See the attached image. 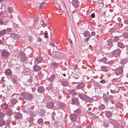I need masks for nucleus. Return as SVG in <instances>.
I'll use <instances>...</instances> for the list:
<instances>
[{
	"instance_id": "4",
	"label": "nucleus",
	"mask_w": 128,
	"mask_h": 128,
	"mask_svg": "<svg viewBox=\"0 0 128 128\" xmlns=\"http://www.w3.org/2000/svg\"><path fill=\"white\" fill-rule=\"evenodd\" d=\"M121 52L120 50L118 49L113 52L112 54L114 56L117 57L120 55Z\"/></svg>"
},
{
	"instance_id": "62",
	"label": "nucleus",
	"mask_w": 128,
	"mask_h": 128,
	"mask_svg": "<svg viewBox=\"0 0 128 128\" xmlns=\"http://www.w3.org/2000/svg\"><path fill=\"white\" fill-rule=\"evenodd\" d=\"M92 36L91 35H89L88 36V38H89V39H90V37L91 36Z\"/></svg>"
},
{
	"instance_id": "21",
	"label": "nucleus",
	"mask_w": 128,
	"mask_h": 128,
	"mask_svg": "<svg viewBox=\"0 0 128 128\" xmlns=\"http://www.w3.org/2000/svg\"><path fill=\"white\" fill-rule=\"evenodd\" d=\"M89 32L88 31H84L83 33V35L85 37H88L89 35Z\"/></svg>"
},
{
	"instance_id": "14",
	"label": "nucleus",
	"mask_w": 128,
	"mask_h": 128,
	"mask_svg": "<svg viewBox=\"0 0 128 128\" xmlns=\"http://www.w3.org/2000/svg\"><path fill=\"white\" fill-rule=\"evenodd\" d=\"M22 114L20 113H18L15 116V117L16 119H20L22 118Z\"/></svg>"
},
{
	"instance_id": "56",
	"label": "nucleus",
	"mask_w": 128,
	"mask_h": 128,
	"mask_svg": "<svg viewBox=\"0 0 128 128\" xmlns=\"http://www.w3.org/2000/svg\"><path fill=\"white\" fill-rule=\"evenodd\" d=\"M79 96L80 97V98L82 99L83 100H84L83 99V98L80 95H79Z\"/></svg>"
},
{
	"instance_id": "2",
	"label": "nucleus",
	"mask_w": 128,
	"mask_h": 128,
	"mask_svg": "<svg viewBox=\"0 0 128 128\" xmlns=\"http://www.w3.org/2000/svg\"><path fill=\"white\" fill-rule=\"evenodd\" d=\"M1 54L3 56L6 58L9 56L10 53L6 50H4L2 51Z\"/></svg>"
},
{
	"instance_id": "55",
	"label": "nucleus",
	"mask_w": 128,
	"mask_h": 128,
	"mask_svg": "<svg viewBox=\"0 0 128 128\" xmlns=\"http://www.w3.org/2000/svg\"><path fill=\"white\" fill-rule=\"evenodd\" d=\"M10 19H12L13 18V16L11 14H10Z\"/></svg>"
},
{
	"instance_id": "19",
	"label": "nucleus",
	"mask_w": 128,
	"mask_h": 128,
	"mask_svg": "<svg viewBox=\"0 0 128 128\" xmlns=\"http://www.w3.org/2000/svg\"><path fill=\"white\" fill-rule=\"evenodd\" d=\"M7 11L10 14L13 13L14 12L12 8L10 7H8V8Z\"/></svg>"
},
{
	"instance_id": "45",
	"label": "nucleus",
	"mask_w": 128,
	"mask_h": 128,
	"mask_svg": "<svg viewBox=\"0 0 128 128\" xmlns=\"http://www.w3.org/2000/svg\"><path fill=\"white\" fill-rule=\"evenodd\" d=\"M32 92H34L36 90V89L34 87L32 88Z\"/></svg>"
},
{
	"instance_id": "53",
	"label": "nucleus",
	"mask_w": 128,
	"mask_h": 128,
	"mask_svg": "<svg viewBox=\"0 0 128 128\" xmlns=\"http://www.w3.org/2000/svg\"><path fill=\"white\" fill-rule=\"evenodd\" d=\"M3 21L1 20H0V24L3 25Z\"/></svg>"
},
{
	"instance_id": "9",
	"label": "nucleus",
	"mask_w": 128,
	"mask_h": 128,
	"mask_svg": "<svg viewBox=\"0 0 128 128\" xmlns=\"http://www.w3.org/2000/svg\"><path fill=\"white\" fill-rule=\"evenodd\" d=\"M5 73L7 76H10L12 74V72L10 69H7L5 70Z\"/></svg>"
},
{
	"instance_id": "44",
	"label": "nucleus",
	"mask_w": 128,
	"mask_h": 128,
	"mask_svg": "<svg viewBox=\"0 0 128 128\" xmlns=\"http://www.w3.org/2000/svg\"><path fill=\"white\" fill-rule=\"evenodd\" d=\"M95 32H92L91 35L92 36H94L95 35Z\"/></svg>"
},
{
	"instance_id": "12",
	"label": "nucleus",
	"mask_w": 128,
	"mask_h": 128,
	"mask_svg": "<svg viewBox=\"0 0 128 128\" xmlns=\"http://www.w3.org/2000/svg\"><path fill=\"white\" fill-rule=\"evenodd\" d=\"M55 75L54 74H52L51 76L50 77L48 78V80L50 82H52L55 79Z\"/></svg>"
},
{
	"instance_id": "10",
	"label": "nucleus",
	"mask_w": 128,
	"mask_h": 128,
	"mask_svg": "<svg viewBox=\"0 0 128 128\" xmlns=\"http://www.w3.org/2000/svg\"><path fill=\"white\" fill-rule=\"evenodd\" d=\"M112 114V113L110 111H107L106 114V117L108 118H110L111 117Z\"/></svg>"
},
{
	"instance_id": "43",
	"label": "nucleus",
	"mask_w": 128,
	"mask_h": 128,
	"mask_svg": "<svg viewBox=\"0 0 128 128\" xmlns=\"http://www.w3.org/2000/svg\"><path fill=\"white\" fill-rule=\"evenodd\" d=\"M44 37L46 38H48V36L47 34L44 33Z\"/></svg>"
},
{
	"instance_id": "58",
	"label": "nucleus",
	"mask_w": 128,
	"mask_h": 128,
	"mask_svg": "<svg viewBox=\"0 0 128 128\" xmlns=\"http://www.w3.org/2000/svg\"><path fill=\"white\" fill-rule=\"evenodd\" d=\"M52 114L53 116H54L55 114V113L54 112H53L52 113Z\"/></svg>"
},
{
	"instance_id": "39",
	"label": "nucleus",
	"mask_w": 128,
	"mask_h": 128,
	"mask_svg": "<svg viewBox=\"0 0 128 128\" xmlns=\"http://www.w3.org/2000/svg\"><path fill=\"white\" fill-rule=\"evenodd\" d=\"M104 125L105 127H107L108 125V124L107 122H105L104 124Z\"/></svg>"
},
{
	"instance_id": "7",
	"label": "nucleus",
	"mask_w": 128,
	"mask_h": 128,
	"mask_svg": "<svg viewBox=\"0 0 128 128\" xmlns=\"http://www.w3.org/2000/svg\"><path fill=\"white\" fill-rule=\"evenodd\" d=\"M41 69V68L40 66L37 65H35L33 67L34 70L36 72H38Z\"/></svg>"
},
{
	"instance_id": "28",
	"label": "nucleus",
	"mask_w": 128,
	"mask_h": 128,
	"mask_svg": "<svg viewBox=\"0 0 128 128\" xmlns=\"http://www.w3.org/2000/svg\"><path fill=\"white\" fill-rule=\"evenodd\" d=\"M30 108L29 109H28L27 110L24 109L22 111L24 113L28 114L30 111Z\"/></svg>"
},
{
	"instance_id": "60",
	"label": "nucleus",
	"mask_w": 128,
	"mask_h": 128,
	"mask_svg": "<svg viewBox=\"0 0 128 128\" xmlns=\"http://www.w3.org/2000/svg\"><path fill=\"white\" fill-rule=\"evenodd\" d=\"M112 119H109V122H112Z\"/></svg>"
},
{
	"instance_id": "34",
	"label": "nucleus",
	"mask_w": 128,
	"mask_h": 128,
	"mask_svg": "<svg viewBox=\"0 0 128 128\" xmlns=\"http://www.w3.org/2000/svg\"><path fill=\"white\" fill-rule=\"evenodd\" d=\"M127 60L126 59H124L121 60V62L123 64H125L127 62Z\"/></svg>"
},
{
	"instance_id": "17",
	"label": "nucleus",
	"mask_w": 128,
	"mask_h": 128,
	"mask_svg": "<svg viewBox=\"0 0 128 128\" xmlns=\"http://www.w3.org/2000/svg\"><path fill=\"white\" fill-rule=\"evenodd\" d=\"M58 64L55 62H54L52 63L51 65L54 68H56L58 66Z\"/></svg>"
},
{
	"instance_id": "63",
	"label": "nucleus",
	"mask_w": 128,
	"mask_h": 128,
	"mask_svg": "<svg viewBox=\"0 0 128 128\" xmlns=\"http://www.w3.org/2000/svg\"><path fill=\"white\" fill-rule=\"evenodd\" d=\"M72 94H73V95H75V93L74 92H72Z\"/></svg>"
},
{
	"instance_id": "5",
	"label": "nucleus",
	"mask_w": 128,
	"mask_h": 128,
	"mask_svg": "<svg viewBox=\"0 0 128 128\" xmlns=\"http://www.w3.org/2000/svg\"><path fill=\"white\" fill-rule=\"evenodd\" d=\"M77 116L74 114H71L70 116V118L71 120L72 121L74 122L77 119Z\"/></svg>"
},
{
	"instance_id": "37",
	"label": "nucleus",
	"mask_w": 128,
	"mask_h": 128,
	"mask_svg": "<svg viewBox=\"0 0 128 128\" xmlns=\"http://www.w3.org/2000/svg\"><path fill=\"white\" fill-rule=\"evenodd\" d=\"M34 118H30L29 119V122H30L31 123L33 122Z\"/></svg>"
},
{
	"instance_id": "49",
	"label": "nucleus",
	"mask_w": 128,
	"mask_h": 128,
	"mask_svg": "<svg viewBox=\"0 0 128 128\" xmlns=\"http://www.w3.org/2000/svg\"><path fill=\"white\" fill-rule=\"evenodd\" d=\"M74 69L76 70H77L78 68V67L77 66L76 64L74 66Z\"/></svg>"
},
{
	"instance_id": "50",
	"label": "nucleus",
	"mask_w": 128,
	"mask_h": 128,
	"mask_svg": "<svg viewBox=\"0 0 128 128\" xmlns=\"http://www.w3.org/2000/svg\"><path fill=\"white\" fill-rule=\"evenodd\" d=\"M91 16L92 18H94L95 17V14H94V13H92V14H91Z\"/></svg>"
},
{
	"instance_id": "26",
	"label": "nucleus",
	"mask_w": 128,
	"mask_h": 128,
	"mask_svg": "<svg viewBox=\"0 0 128 128\" xmlns=\"http://www.w3.org/2000/svg\"><path fill=\"white\" fill-rule=\"evenodd\" d=\"M6 31L5 30H4L0 32V37L4 36L6 33Z\"/></svg>"
},
{
	"instance_id": "35",
	"label": "nucleus",
	"mask_w": 128,
	"mask_h": 128,
	"mask_svg": "<svg viewBox=\"0 0 128 128\" xmlns=\"http://www.w3.org/2000/svg\"><path fill=\"white\" fill-rule=\"evenodd\" d=\"M5 122L4 121L0 120V126H2L4 125L5 124Z\"/></svg>"
},
{
	"instance_id": "36",
	"label": "nucleus",
	"mask_w": 128,
	"mask_h": 128,
	"mask_svg": "<svg viewBox=\"0 0 128 128\" xmlns=\"http://www.w3.org/2000/svg\"><path fill=\"white\" fill-rule=\"evenodd\" d=\"M119 40V38L117 36L115 37L114 38V39L113 40L114 41L116 42L118 41Z\"/></svg>"
},
{
	"instance_id": "61",
	"label": "nucleus",
	"mask_w": 128,
	"mask_h": 128,
	"mask_svg": "<svg viewBox=\"0 0 128 128\" xmlns=\"http://www.w3.org/2000/svg\"><path fill=\"white\" fill-rule=\"evenodd\" d=\"M92 109L91 107H90L88 108V110H90Z\"/></svg>"
},
{
	"instance_id": "38",
	"label": "nucleus",
	"mask_w": 128,
	"mask_h": 128,
	"mask_svg": "<svg viewBox=\"0 0 128 128\" xmlns=\"http://www.w3.org/2000/svg\"><path fill=\"white\" fill-rule=\"evenodd\" d=\"M46 4L45 3H42L40 6L39 8L40 9L43 6H44Z\"/></svg>"
},
{
	"instance_id": "33",
	"label": "nucleus",
	"mask_w": 128,
	"mask_h": 128,
	"mask_svg": "<svg viewBox=\"0 0 128 128\" xmlns=\"http://www.w3.org/2000/svg\"><path fill=\"white\" fill-rule=\"evenodd\" d=\"M4 116V114L0 112V119H3Z\"/></svg>"
},
{
	"instance_id": "64",
	"label": "nucleus",
	"mask_w": 128,
	"mask_h": 128,
	"mask_svg": "<svg viewBox=\"0 0 128 128\" xmlns=\"http://www.w3.org/2000/svg\"><path fill=\"white\" fill-rule=\"evenodd\" d=\"M70 97V96H66V98H69Z\"/></svg>"
},
{
	"instance_id": "32",
	"label": "nucleus",
	"mask_w": 128,
	"mask_h": 128,
	"mask_svg": "<svg viewBox=\"0 0 128 128\" xmlns=\"http://www.w3.org/2000/svg\"><path fill=\"white\" fill-rule=\"evenodd\" d=\"M81 111V110L80 109H77L76 110L74 111V112L75 114H78L80 113Z\"/></svg>"
},
{
	"instance_id": "11",
	"label": "nucleus",
	"mask_w": 128,
	"mask_h": 128,
	"mask_svg": "<svg viewBox=\"0 0 128 128\" xmlns=\"http://www.w3.org/2000/svg\"><path fill=\"white\" fill-rule=\"evenodd\" d=\"M46 106L48 108H51L54 106V105L52 102H50L47 104Z\"/></svg>"
},
{
	"instance_id": "29",
	"label": "nucleus",
	"mask_w": 128,
	"mask_h": 128,
	"mask_svg": "<svg viewBox=\"0 0 128 128\" xmlns=\"http://www.w3.org/2000/svg\"><path fill=\"white\" fill-rule=\"evenodd\" d=\"M7 114L8 115L11 116L13 114V113L11 110H9L8 111Z\"/></svg>"
},
{
	"instance_id": "3",
	"label": "nucleus",
	"mask_w": 128,
	"mask_h": 128,
	"mask_svg": "<svg viewBox=\"0 0 128 128\" xmlns=\"http://www.w3.org/2000/svg\"><path fill=\"white\" fill-rule=\"evenodd\" d=\"M123 69L121 67L116 68L115 71V73L117 75H118L121 74L123 72Z\"/></svg>"
},
{
	"instance_id": "13",
	"label": "nucleus",
	"mask_w": 128,
	"mask_h": 128,
	"mask_svg": "<svg viewBox=\"0 0 128 128\" xmlns=\"http://www.w3.org/2000/svg\"><path fill=\"white\" fill-rule=\"evenodd\" d=\"M42 60V58L40 56H38L36 58V60L38 63L41 62Z\"/></svg>"
},
{
	"instance_id": "8",
	"label": "nucleus",
	"mask_w": 128,
	"mask_h": 128,
	"mask_svg": "<svg viewBox=\"0 0 128 128\" xmlns=\"http://www.w3.org/2000/svg\"><path fill=\"white\" fill-rule=\"evenodd\" d=\"M78 1L77 0H73L72 1V5L75 7H77L78 5Z\"/></svg>"
},
{
	"instance_id": "16",
	"label": "nucleus",
	"mask_w": 128,
	"mask_h": 128,
	"mask_svg": "<svg viewBox=\"0 0 128 128\" xmlns=\"http://www.w3.org/2000/svg\"><path fill=\"white\" fill-rule=\"evenodd\" d=\"M117 45L118 47L121 48H123L124 47V45L120 42H119L118 43Z\"/></svg>"
},
{
	"instance_id": "40",
	"label": "nucleus",
	"mask_w": 128,
	"mask_h": 128,
	"mask_svg": "<svg viewBox=\"0 0 128 128\" xmlns=\"http://www.w3.org/2000/svg\"><path fill=\"white\" fill-rule=\"evenodd\" d=\"M108 44L111 45L112 44V42L111 40H108Z\"/></svg>"
},
{
	"instance_id": "41",
	"label": "nucleus",
	"mask_w": 128,
	"mask_h": 128,
	"mask_svg": "<svg viewBox=\"0 0 128 128\" xmlns=\"http://www.w3.org/2000/svg\"><path fill=\"white\" fill-rule=\"evenodd\" d=\"M100 82L102 84H104L106 82V81L104 80L103 79L100 81Z\"/></svg>"
},
{
	"instance_id": "24",
	"label": "nucleus",
	"mask_w": 128,
	"mask_h": 128,
	"mask_svg": "<svg viewBox=\"0 0 128 128\" xmlns=\"http://www.w3.org/2000/svg\"><path fill=\"white\" fill-rule=\"evenodd\" d=\"M100 60L101 62H102L104 63H107L108 62H107V60L106 58H104L101 59Z\"/></svg>"
},
{
	"instance_id": "27",
	"label": "nucleus",
	"mask_w": 128,
	"mask_h": 128,
	"mask_svg": "<svg viewBox=\"0 0 128 128\" xmlns=\"http://www.w3.org/2000/svg\"><path fill=\"white\" fill-rule=\"evenodd\" d=\"M122 36L124 38H128V34L126 32L122 34Z\"/></svg>"
},
{
	"instance_id": "25",
	"label": "nucleus",
	"mask_w": 128,
	"mask_h": 128,
	"mask_svg": "<svg viewBox=\"0 0 128 128\" xmlns=\"http://www.w3.org/2000/svg\"><path fill=\"white\" fill-rule=\"evenodd\" d=\"M17 101L16 99L13 98L12 100L11 103L12 104L14 105L17 103Z\"/></svg>"
},
{
	"instance_id": "22",
	"label": "nucleus",
	"mask_w": 128,
	"mask_h": 128,
	"mask_svg": "<svg viewBox=\"0 0 128 128\" xmlns=\"http://www.w3.org/2000/svg\"><path fill=\"white\" fill-rule=\"evenodd\" d=\"M68 82L65 81L61 83L62 85L65 86H68Z\"/></svg>"
},
{
	"instance_id": "23",
	"label": "nucleus",
	"mask_w": 128,
	"mask_h": 128,
	"mask_svg": "<svg viewBox=\"0 0 128 128\" xmlns=\"http://www.w3.org/2000/svg\"><path fill=\"white\" fill-rule=\"evenodd\" d=\"M101 68L102 70V71L106 72L108 71V70L106 66H101Z\"/></svg>"
},
{
	"instance_id": "18",
	"label": "nucleus",
	"mask_w": 128,
	"mask_h": 128,
	"mask_svg": "<svg viewBox=\"0 0 128 128\" xmlns=\"http://www.w3.org/2000/svg\"><path fill=\"white\" fill-rule=\"evenodd\" d=\"M84 85L83 83H81L78 85V89H81L84 87Z\"/></svg>"
},
{
	"instance_id": "46",
	"label": "nucleus",
	"mask_w": 128,
	"mask_h": 128,
	"mask_svg": "<svg viewBox=\"0 0 128 128\" xmlns=\"http://www.w3.org/2000/svg\"><path fill=\"white\" fill-rule=\"evenodd\" d=\"M98 2L100 4H102L103 3V2L102 0H98Z\"/></svg>"
},
{
	"instance_id": "42",
	"label": "nucleus",
	"mask_w": 128,
	"mask_h": 128,
	"mask_svg": "<svg viewBox=\"0 0 128 128\" xmlns=\"http://www.w3.org/2000/svg\"><path fill=\"white\" fill-rule=\"evenodd\" d=\"M8 21H4V22L3 21V25H6L8 23Z\"/></svg>"
},
{
	"instance_id": "59",
	"label": "nucleus",
	"mask_w": 128,
	"mask_h": 128,
	"mask_svg": "<svg viewBox=\"0 0 128 128\" xmlns=\"http://www.w3.org/2000/svg\"><path fill=\"white\" fill-rule=\"evenodd\" d=\"M51 46L52 47H54V44H53V43H52L51 44Z\"/></svg>"
},
{
	"instance_id": "6",
	"label": "nucleus",
	"mask_w": 128,
	"mask_h": 128,
	"mask_svg": "<svg viewBox=\"0 0 128 128\" xmlns=\"http://www.w3.org/2000/svg\"><path fill=\"white\" fill-rule=\"evenodd\" d=\"M72 104H79L78 100L76 98H74L72 100Z\"/></svg>"
},
{
	"instance_id": "48",
	"label": "nucleus",
	"mask_w": 128,
	"mask_h": 128,
	"mask_svg": "<svg viewBox=\"0 0 128 128\" xmlns=\"http://www.w3.org/2000/svg\"><path fill=\"white\" fill-rule=\"evenodd\" d=\"M12 81L15 84H16L17 83L16 81L14 79L12 80Z\"/></svg>"
},
{
	"instance_id": "57",
	"label": "nucleus",
	"mask_w": 128,
	"mask_h": 128,
	"mask_svg": "<svg viewBox=\"0 0 128 128\" xmlns=\"http://www.w3.org/2000/svg\"><path fill=\"white\" fill-rule=\"evenodd\" d=\"M42 24L43 26L44 27L45 26H46V24L45 23H43Z\"/></svg>"
},
{
	"instance_id": "51",
	"label": "nucleus",
	"mask_w": 128,
	"mask_h": 128,
	"mask_svg": "<svg viewBox=\"0 0 128 128\" xmlns=\"http://www.w3.org/2000/svg\"><path fill=\"white\" fill-rule=\"evenodd\" d=\"M89 38H86L85 40L84 41L86 42H88V41L89 40Z\"/></svg>"
},
{
	"instance_id": "54",
	"label": "nucleus",
	"mask_w": 128,
	"mask_h": 128,
	"mask_svg": "<svg viewBox=\"0 0 128 128\" xmlns=\"http://www.w3.org/2000/svg\"><path fill=\"white\" fill-rule=\"evenodd\" d=\"M87 128H91V126L90 125H88L87 126Z\"/></svg>"
},
{
	"instance_id": "52",
	"label": "nucleus",
	"mask_w": 128,
	"mask_h": 128,
	"mask_svg": "<svg viewBox=\"0 0 128 128\" xmlns=\"http://www.w3.org/2000/svg\"><path fill=\"white\" fill-rule=\"evenodd\" d=\"M11 30L10 28H8L7 29V31L8 32H10Z\"/></svg>"
},
{
	"instance_id": "30",
	"label": "nucleus",
	"mask_w": 128,
	"mask_h": 128,
	"mask_svg": "<svg viewBox=\"0 0 128 128\" xmlns=\"http://www.w3.org/2000/svg\"><path fill=\"white\" fill-rule=\"evenodd\" d=\"M38 123L39 124H41L43 122V120L42 118H40L38 119Z\"/></svg>"
},
{
	"instance_id": "1",
	"label": "nucleus",
	"mask_w": 128,
	"mask_h": 128,
	"mask_svg": "<svg viewBox=\"0 0 128 128\" xmlns=\"http://www.w3.org/2000/svg\"><path fill=\"white\" fill-rule=\"evenodd\" d=\"M22 96L26 100H31L33 99L32 94L24 92L22 94Z\"/></svg>"
},
{
	"instance_id": "47",
	"label": "nucleus",
	"mask_w": 128,
	"mask_h": 128,
	"mask_svg": "<svg viewBox=\"0 0 128 128\" xmlns=\"http://www.w3.org/2000/svg\"><path fill=\"white\" fill-rule=\"evenodd\" d=\"M124 22L126 24H128V20L126 19L124 21Z\"/></svg>"
},
{
	"instance_id": "15",
	"label": "nucleus",
	"mask_w": 128,
	"mask_h": 128,
	"mask_svg": "<svg viewBox=\"0 0 128 128\" xmlns=\"http://www.w3.org/2000/svg\"><path fill=\"white\" fill-rule=\"evenodd\" d=\"M38 92L42 93L43 92L44 89L42 86H40L38 88Z\"/></svg>"
},
{
	"instance_id": "31",
	"label": "nucleus",
	"mask_w": 128,
	"mask_h": 128,
	"mask_svg": "<svg viewBox=\"0 0 128 128\" xmlns=\"http://www.w3.org/2000/svg\"><path fill=\"white\" fill-rule=\"evenodd\" d=\"M104 106L103 104H101L100 106L99 107V108L100 110H102L104 109Z\"/></svg>"
},
{
	"instance_id": "20",
	"label": "nucleus",
	"mask_w": 128,
	"mask_h": 128,
	"mask_svg": "<svg viewBox=\"0 0 128 128\" xmlns=\"http://www.w3.org/2000/svg\"><path fill=\"white\" fill-rule=\"evenodd\" d=\"M59 105L60 108L61 109H62L64 108L66 104L63 103H60L59 104Z\"/></svg>"
}]
</instances>
